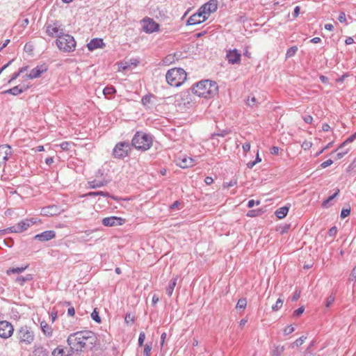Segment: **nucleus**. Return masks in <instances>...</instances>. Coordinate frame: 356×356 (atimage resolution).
<instances>
[{
	"label": "nucleus",
	"instance_id": "1",
	"mask_svg": "<svg viewBox=\"0 0 356 356\" xmlns=\"http://www.w3.org/2000/svg\"><path fill=\"white\" fill-rule=\"evenodd\" d=\"M67 343L73 351H81L83 348H91L95 343V333L83 330L71 334L67 338Z\"/></svg>",
	"mask_w": 356,
	"mask_h": 356
},
{
	"label": "nucleus",
	"instance_id": "2",
	"mask_svg": "<svg viewBox=\"0 0 356 356\" xmlns=\"http://www.w3.org/2000/svg\"><path fill=\"white\" fill-rule=\"evenodd\" d=\"M218 86L214 81L204 80L197 83L192 88L193 94L200 97L209 99L218 92Z\"/></svg>",
	"mask_w": 356,
	"mask_h": 356
},
{
	"label": "nucleus",
	"instance_id": "3",
	"mask_svg": "<svg viewBox=\"0 0 356 356\" xmlns=\"http://www.w3.org/2000/svg\"><path fill=\"white\" fill-rule=\"evenodd\" d=\"M186 72L182 68L169 70L165 75L166 81L171 86L179 87L186 79Z\"/></svg>",
	"mask_w": 356,
	"mask_h": 356
},
{
	"label": "nucleus",
	"instance_id": "4",
	"mask_svg": "<svg viewBox=\"0 0 356 356\" xmlns=\"http://www.w3.org/2000/svg\"><path fill=\"white\" fill-rule=\"evenodd\" d=\"M131 145L136 149L145 151L152 145V138L149 134L137 131L132 138Z\"/></svg>",
	"mask_w": 356,
	"mask_h": 356
},
{
	"label": "nucleus",
	"instance_id": "5",
	"mask_svg": "<svg viewBox=\"0 0 356 356\" xmlns=\"http://www.w3.org/2000/svg\"><path fill=\"white\" fill-rule=\"evenodd\" d=\"M56 44L59 49L65 52H70L75 49L76 42L72 35L63 33L56 40Z\"/></svg>",
	"mask_w": 356,
	"mask_h": 356
},
{
	"label": "nucleus",
	"instance_id": "6",
	"mask_svg": "<svg viewBox=\"0 0 356 356\" xmlns=\"http://www.w3.org/2000/svg\"><path fill=\"white\" fill-rule=\"evenodd\" d=\"M174 104L180 109L189 108L192 103V98L188 90L183 91L174 96Z\"/></svg>",
	"mask_w": 356,
	"mask_h": 356
},
{
	"label": "nucleus",
	"instance_id": "7",
	"mask_svg": "<svg viewBox=\"0 0 356 356\" xmlns=\"http://www.w3.org/2000/svg\"><path fill=\"white\" fill-rule=\"evenodd\" d=\"M131 151L129 142H120L115 145L113 150V155L116 159H122L128 156Z\"/></svg>",
	"mask_w": 356,
	"mask_h": 356
},
{
	"label": "nucleus",
	"instance_id": "8",
	"mask_svg": "<svg viewBox=\"0 0 356 356\" xmlns=\"http://www.w3.org/2000/svg\"><path fill=\"white\" fill-rule=\"evenodd\" d=\"M6 274L11 281L22 285V267L10 268L6 270Z\"/></svg>",
	"mask_w": 356,
	"mask_h": 356
},
{
	"label": "nucleus",
	"instance_id": "9",
	"mask_svg": "<svg viewBox=\"0 0 356 356\" xmlns=\"http://www.w3.org/2000/svg\"><path fill=\"white\" fill-rule=\"evenodd\" d=\"M47 33L51 37H60L64 33V30L61 25L55 22L47 26Z\"/></svg>",
	"mask_w": 356,
	"mask_h": 356
},
{
	"label": "nucleus",
	"instance_id": "10",
	"mask_svg": "<svg viewBox=\"0 0 356 356\" xmlns=\"http://www.w3.org/2000/svg\"><path fill=\"white\" fill-rule=\"evenodd\" d=\"M143 31L147 33H152L153 32L159 31V24L156 23L154 19L151 18L144 19L143 20Z\"/></svg>",
	"mask_w": 356,
	"mask_h": 356
},
{
	"label": "nucleus",
	"instance_id": "11",
	"mask_svg": "<svg viewBox=\"0 0 356 356\" xmlns=\"http://www.w3.org/2000/svg\"><path fill=\"white\" fill-rule=\"evenodd\" d=\"M217 0H210L209 2L202 6L199 9L204 15L209 17L211 13H214L217 10Z\"/></svg>",
	"mask_w": 356,
	"mask_h": 356
},
{
	"label": "nucleus",
	"instance_id": "12",
	"mask_svg": "<svg viewBox=\"0 0 356 356\" xmlns=\"http://www.w3.org/2000/svg\"><path fill=\"white\" fill-rule=\"evenodd\" d=\"M208 16L204 15L200 9L197 13L191 15L187 20V25H195L200 24L207 19Z\"/></svg>",
	"mask_w": 356,
	"mask_h": 356
},
{
	"label": "nucleus",
	"instance_id": "13",
	"mask_svg": "<svg viewBox=\"0 0 356 356\" xmlns=\"http://www.w3.org/2000/svg\"><path fill=\"white\" fill-rule=\"evenodd\" d=\"M13 332L12 325L7 321H0V337L8 338L11 336Z\"/></svg>",
	"mask_w": 356,
	"mask_h": 356
},
{
	"label": "nucleus",
	"instance_id": "14",
	"mask_svg": "<svg viewBox=\"0 0 356 356\" xmlns=\"http://www.w3.org/2000/svg\"><path fill=\"white\" fill-rule=\"evenodd\" d=\"M241 53L236 49L232 50L230 49L227 51L226 58L229 63L232 65L239 64L241 61Z\"/></svg>",
	"mask_w": 356,
	"mask_h": 356
},
{
	"label": "nucleus",
	"instance_id": "15",
	"mask_svg": "<svg viewBox=\"0 0 356 356\" xmlns=\"http://www.w3.org/2000/svg\"><path fill=\"white\" fill-rule=\"evenodd\" d=\"M125 220L116 216H111L104 218L102 220V224L106 227H114L117 225H122Z\"/></svg>",
	"mask_w": 356,
	"mask_h": 356
},
{
	"label": "nucleus",
	"instance_id": "16",
	"mask_svg": "<svg viewBox=\"0 0 356 356\" xmlns=\"http://www.w3.org/2000/svg\"><path fill=\"white\" fill-rule=\"evenodd\" d=\"M11 147L8 145H0V168L5 165L6 161L8 159V155L11 153Z\"/></svg>",
	"mask_w": 356,
	"mask_h": 356
},
{
	"label": "nucleus",
	"instance_id": "17",
	"mask_svg": "<svg viewBox=\"0 0 356 356\" xmlns=\"http://www.w3.org/2000/svg\"><path fill=\"white\" fill-rule=\"evenodd\" d=\"M56 236V233L54 231L49 230L43 232L41 234H37L35 238L41 241H47L54 238Z\"/></svg>",
	"mask_w": 356,
	"mask_h": 356
},
{
	"label": "nucleus",
	"instance_id": "18",
	"mask_svg": "<svg viewBox=\"0 0 356 356\" xmlns=\"http://www.w3.org/2000/svg\"><path fill=\"white\" fill-rule=\"evenodd\" d=\"M47 70V68L43 65L37 66L31 70L29 74H26V76L29 79H35L40 76L41 74Z\"/></svg>",
	"mask_w": 356,
	"mask_h": 356
},
{
	"label": "nucleus",
	"instance_id": "19",
	"mask_svg": "<svg viewBox=\"0 0 356 356\" xmlns=\"http://www.w3.org/2000/svg\"><path fill=\"white\" fill-rule=\"evenodd\" d=\"M103 40L101 38H94L88 43L87 47L90 51H92L97 48H102L104 46Z\"/></svg>",
	"mask_w": 356,
	"mask_h": 356
},
{
	"label": "nucleus",
	"instance_id": "20",
	"mask_svg": "<svg viewBox=\"0 0 356 356\" xmlns=\"http://www.w3.org/2000/svg\"><path fill=\"white\" fill-rule=\"evenodd\" d=\"M177 165L182 168H189L194 165V160L191 157H184L179 159Z\"/></svg>",
	"mask_w": 356,
	"mask_h": 356
},
{
	"label": "nucleus",
	"instance_id": "21",
	"mask_svg": "<svg viewBox=\"0 0 356 356\" xmlns=\"http://www.w3.org/2000/svg\"><path fill=\"white\" fill-rule=\"evenodd\" d=\"M22 232V221L19 222L16 227H11L6 229H0V236H3L8 232Z\"/></svg>",
	"mask_w": 356,
	"mask_h": 356
},
{
	"label": "nucleus",
	"instance_id": "22",
	"mask_svg": "<svg viewBox=\"0 0 356 356\" xmlns=\"http://www.w3.org/2000/svg\"><path fill=\"white\" fill-rule=\"evenodd\" d=\"M40 327L44 333V334L47 337H51L53 334V329L50 325L47 324V323L44 321H42L40 323Z\"/></svg>",
	"mask_w": 356,
	"mask_h": 356
},
{
	"label": "nucleus",
	"instance_id": "23",
	"mask_svg": "<svg viewBox=\"0 0 356 356\" xmlns=\"http://www.w3.org/2000/svg\"><path fill=\"white\" fill-rule=\"evenodd\" d=\"M177 279H178V277L176 276L175 277H173L169 282V284L168 286V287L166 288V293L168 294V296H171L172 293H173V291H174V289L175 287L177 285Z\"/></svg>",
	"mask_w": 356,
	"mask_h": 356
},
{
	"label": "nucleus",
	"instance_id": "24",
	"mask_svg": "<svg viewBox=\"0 0 356 356\" xmlns=\"http://www.w3.org/2000/svg\"><path fill=\"white\" fill-rule=\"evenodd\" d=\"M48 352L42 346H35L33 356H47Z\"/></svg>",
	"mask_w": 356,
	"mask_h": 356
},
{
	"label": "nucleus",
	"instance_id": "25",
	"mask_svg": "<svg viewBox=\"0 0 356 356\" xmlns=\"http://www.w3.org/2000/svg\"><path fill=\"white\" fill-rule=\"evenodd\" d=\"M288 212H289V207L286 206H284V207H280L278 209H277L275 211V216L279 219H282L287 215Z\"/></svg>",
	"mask_w": 356,
	"mask_h": 356
},
{
	"label": "nucleus",
	"instance_id": "26",
	"mask_svg": "<svg viewBox=\"0 0 356 356\" xmlns=\"http://www.w3.org/2000/svg\"><path fill=\"white\" fill-rule=\"evenodd\" d=\"M58 211V209L56 206H50L42 209V212L45 216H54L56 215Z\"/></svg>",
	"mask_w": 356,
	"mask_h": 356
},
{
	"label": "nucleus",
	"instance_id": "27",
	"mask_svg": "<svg viewBox=\"0 0 356 356\" xmlns=\"http://www.w3.org/2000/svg\"><path fill=\"white\" fill-rule=\"evenodd\" d=\"M34 340V334L32 331L26 330L24 333V342L26 343H31Z\"/></svg>",
	"mask_w": 356,
	"mask_h": 356
},
{
	"label": "nucleus",
	"instance_id": "28",
	"mask_svg": "<svg viewBox=\"0 0 356 356\" xmlns=\"http://www.w3.org/2000/svg\"><path fill=\"white\" fill-rule=\"evenodd\" d=\"M284 350V346H275L273 350L270 351L271 356H280Z\"/></svg>",
	"mask_w": 356,
	"mask_h": 356
},
{
	"label": "nucleus",
	"instance_id": "29",
	"mask_svg": "<svg viewBox=\"0 0 356 356\" xmlns=\"http://www.w3.org/2000/svg\"><path fill=\"white\" fill-rule=\"evenodd\" d=\"M339 189H337L335 193L330 195L327 199L325 200L322 203V207L324 208H327L330 206V202L333 200L339 193Z\"/></svg>",
	"mask_w": 356,
	"mask_h": 356
},
{
	"label": "nucleus",
	"instance_id": "30",
	"mask_svg": "<svg viewBox=\"0 0 356 356\" xmlns=\"http://www.w3.org/2000/svg\"><path fill=\"white\" fill-rule=\"evenodd\" d=\"M356 139V132L349 136L343 143H342L340 146L339 147L338 149H343L346 145H348L349 143H351Z\"/></svg>",
	"mask_w": 356,
	"mask_h": 356
},
{
	"label": "nucleus",
	"instance_id": "31",
	"mask_svg": "<svg viewBox=\"0 0 356 356\" xmlns=\"http://www.w3.org/2000/svg\"><path fill=\"white\" fill-rule=\"evenodd\" d=\"M106 183L102 181H92L88 182V188H100L104 186Z\"/></svg>",
	"mask_w": 356,
	"mask_h": 356
},
{
	"label": "nucleus",
	"instance_id": "32",
	"mask_svg": "<svg viewBox=\"0 0 356 356\" xmlns=\"http://www.w3.org/2000/svg\"><path fill=\"white\" fill-rule=\"evenodd\" d=\"M22 92V88H19V86H15L13 88H10L8 90L5 91V93H10L13 95H17Z\"/></svg>",
	"mask_w": 356,
	"mask_h": 356
},
{
	"label": "nucleus",
	"instance_id": "33",
	"mask_svg": "<svg viewBox=\"0 0 356 356\" xmlns=\"http://www.w3.org/2000/svg\"><path fill=\"white\" fill-rule=\"evenodd\" d=\"M297 51H298L297 46H293V47L289 48L286 53V58H291V57L293 56L296 54V53L297 52Z\"/></svg>",
	"mask_w": 356,
	"mask_h": 356
},
{
	"label": "nucleus",
	"instance_id": "34",
	"mask_svg": "<svg viewBox=\"0 0 356 356\" xmlns=\"http://www.w3.org/2000/svg\"><path fill=\"white\" fill-rule=\"evenodd\" d=\"M37 222V218H27L25 220H24V230L26 229L27 227H30L31 225L35 224Z\"/></svg>",
	"mask_w": 356,
	"mask_h": 356
},
{
	"label": "nucleus",
	"instance_id": "35",
	"mask_svg": "<svg viewBox=\"0 0 356 356\" xmlns=\"http://www.w3.org/2000/svg\"><path fill=\"white\" fill-rule=\"evenodd\" d=\"M105 96L111 95L115 92V89L113 86H107L103 90Z\"/></svg>",
	"mask_w": 356,
	"mask_h": 356
},
{
	"label": "nucleus",
	"instance_id": "36",
	"mask_svg": "<svg viewBox=\"0 0 356 356\" xmlns=\"http://www.w3.org/2000/svg\"><path fill=\"white\" fill-rule=\"evenodd\" d=\"M283 305V300L281 298H278L276 301L275 304L272 306V309L275 312L279 310Z\"/></svg>",
	"mask_w": 356,
	"mask_h": 356
},
{
	"label": "nucleus",
	"instance_id": "37",
	"mask_svg": "<svg viewBox=\"0 0 356 356\" xmlns=\"http://www.w3.org/2000/svg\"><path fill=\"white\" fill-rule=\"evenodd\" d=\"M306 339V337L302 336L301 337L296 339L292 344L291 348H294V346H301L305 340Z\"/></svg>",
	"mask_w": 356,
	"mask_h": 356
},
{
	"label": "nucleus",
	"instance_id": "38",
	"mask_svg": "<svg viewBox=\"0 0 356 356\" xmlns=\"http://www.w3.org/2000/svg\"><path fill=\"white\" fill-rule=\"evenodd\" d=\"M246 103L248 106L253 107L257 105V99L255 98V97H249L247 99Z\"/></svg>",
	"mask_w": 356,
	"mask_h": 356
},
{
	"label": "nucleus",
	"instance_id": "39",
	"mask_svg": "<svg viewBox=\"0 0 356 356\" xmlns=\"http://www.w3.org/2000/svg\"><path fill=\"white\" fill-rule=\"evenodd\" d=\"M247 305V301L244 298L239 299L237 304H236V308L237 309H244Z\"/></svg>",
	"mask_w": 356,
	"mask_h": 356
},
{
	"label": "nucleus",
	"instance_id": "40",
	"mask_svg": "<svg viewBox=\"0 0 356 356\" xmlns=\"http://www.w3.org/2000/svg\"><path fill=\"white\" fill-rule=\"evenodd\" d=\"M91 318L97 323L101 322V318L99 316V312L97 311V309H95L91 313Z\"/></svg>",
	"mask_w": 356,
	"mask_h": 356
},
{
	"label": "nucleus",
	"instance_id": "41",
	"mask_svg": "<svg viewBox=\"0 0 356 356\" xmlns=\"http://www.w3.org/2000/svg\"><path fill=\"white\" fill-rule=\"evenodd\" d=\"M302 356H321L319 354L316 353H314L310 350V347H308L303 353Z\"/></svg>",
	"mask_w": 356,
	"mask_h": 356
},
{
	"label": "nucleus",
	"instance_id": "42",
	"mask_svg": "<svg viewBox=\"0 0 356 356\" xmlns=\"http://www.w3.org/2000/svg\"><path fill=\"white\" fill-rule=\"evenodd\" d=\"M24 50L31 54L33 50V45L31 42H27L24 47Z\"/></svg>",
	"mask_w": 356,
	"mask_h": 356
},
{
	"label": "nucleus",
	"instance_id": "43",
	"mask_svg": "<svg viewBox=\"0 0 356 356\" xmlns=\"http://www.w3.org/2000/svg\"><path fill=\"white\" fill-rule=\"evenodd\" d=\"M334 299V296L333 295H330L326 300L325 307H330L333 304Z\"/></svg>",
	"mask_w": 356,
	"mask_h": 356
},
{
	"label": "nucleus",
	"instance_id": "44",
	"mask_svg": "<svg viewBox=\"0 0 356 356\" xmlns=\"http://www.w3.org/2000/svg\"><path fill=\"white\" fill-rule=\"evenodd\" d=\"M260 213H261L260 210H250L247 213V216L249 217H255V216H258L259 215H260Z\"/></svg>",
	"mask_w": 356,
	"mask_h": 356
},
{
	"label": "nucleus",
	"instance_id": "45",
	"mask_svg": "<svg viewBox=\"0 0 356 356\" xmlns=\"http://www.w3.org/2000/svg\"><path fill=\"white\" fill-rule=\"evenodd\" d=\"M22 73V67H20L17 72H15L8 83H11L13 80L16 79Z\"/></svg>",
	"mask_w": 356,
	"mask_h": 356
},
{
	"label": "nucleus",
	"instance_id": "46",
	"mask_svg": "<svg viewBox=\"0 0 356 356\" xmlns=\"http://www.w3.org/2000/svg\"><path fill=\"white\" fill-rule=\"evenodd\" d=\"M304 311H305V307L303 306H302L293 312V316L298 317V316H300L304 312Z\"/></svg>",
	"mask_w": 356,
	"mask_h": 356
},
{
	"label": "nucleus",
	"instance_id": "47",
	"mask_svg": "<svg viewBox=\"0 0 356 356\" xmlns=\"http://www.w3.org/2000/svg\"><path fill=\"white\" fill-rule=\"evenodd\" d=\"M350 213V209H343L341 211V218H345L346 217L348 216Z\"/></svg>",
	"mask_w": 356,
	"mask_h": 356
},
{
	"label": "nucleus",
	"instance_id": "48",
	"mask_svg": "<svg viewBox=\"0 0 356 356\" xmlns=\"http://www.w3.org/2000/svg\"><path fill=\"white\" fill-rule=\"evenodd\" d=\"M349 152V149H346L340 152H338L336 155V159L339 160L343 157L345 154H346Z\"/></svg>",
	"mask_w": 356,
	"mask_h": 356
},
{
	"label": "nucleus",
	"instance_id": "49",
	"mask_svg": "<svg viewBox=\"0 0 356 356\" xmlns=\"http://www.w3.org/2000/svg\"><path fill=\"white\" fill-rule=\"evenodd\" d=\"M293 331H294V327L292 325H289L284 330V334L285 335H289V334H291Z\"/></svg>",
	"mask_w": 356,
	"mask_h": 356
},
{
	"label": "nucleus",
	"instance_id": "50",
	"mask_svg": "<svg viewBox=\"0 0 356 356\" xmlns=\"http://www.w3.org/2000/svg\"><path fill=\"white\" fill-rule=\"evenodd\" d=\"M338 20L341 22V23H345L346 22V14L344 12H341L339 17H338Z\"/></svg>",
	"mask_w": 356,
	"mask_h": 356
},
{
	"label": "nucleus",
	"instance_id": "51",
	"mask_svg": "<svg viewBox=\"0 0 356 356\" xmlns=\"http://www.w3.org/2000/svg\"><path fill=\"white\" fill-rule=\"evenodd\" d=\"M237 184V181L236 179L231 180L229 182L224 183L223 186L225 188H229L232 186H235Z\"/></svg>",
	"mask_w": 356,
	"mask_h": 356
},
{
	"label": "nucleus",
	"instance_id": "52",
	"mask_svg": "<svg viewBox=\"0 0 356 356\" xmlns=\"http://www.w3.org/2000/svg\"><path fill=\"white\" fill-rule=\"evenodd\" d=\"M337 233V228L334 226V227H332L329 231H328V234L330 236H334Z\"/></svg>",
	"mask_w": 356,
	"mask_h": 356
},
{
	"label": "nucleus",
	"instance_id": "53",
	"mask_svg": "<svg viewBox=\"0 0 356 356\" xmlns=\"http://www.w3.org/2000/svg\"><path fill=\"white\" fill-rule=\"evenodd\" d=\"M145 339V334L144 332H140L138 337V345L142 346Z\"/></svg>",
	"mask_w": 356,
	"mask_h": 356
},
{
	"label": "nucleus",
	"instance_id": "54",
	"mask_svg": "<svg viewBox=\"0 0 356 356\" xmlns=\"http://www.w3.org/2000/svg\"><path fill=\"white\" fill-rule=\"evenodd\" d=\"M151 350H152L151 346H149L148 344H146L145 346V348H144V351H143L144 355L145 356H149V353H150Z\"/></svg>",
	"mask_w": 356,
	"mask_h": 356
},
{
	"label": "nucleus",
	"instance_id": "55",
	"mask_svg": "<svg viewBox=\"0 0 356 356\" xmlns=\"http://www.w3.org/2000/svg\"><path fill=\"white\" fill-rule=\"evenodd\" d=\"M333 163V161L331 160V159H328L324 162H323L321 164V166L323 168H325L330 165H331Z\"/></svg>",
	"mask_w": 356,
	"mask_h": 356
},
{
	"label": "nucleus",
	"instance_id": "56",
	"mask_svg": "<svg viewBox=\"0 0 356 356\" xmlns=\"http://www.w3.org/2000/svg\"><path fill=\"white\" fill-rule=\"evenodd\" d=\"M350 281H356V266L353 269L349 278Z\"/></svg>",
	"mask_w": 356,
	"mask_h": 356
},
{
	"label": "nucleus",
	"instance_id": "57",
	"mask_svg": "<svg viewBox=\"0 0 356 356\" xmlns=\"http://www.w3.org/2000/svg\"><path fill=\"white\" fill-rule=\"evenodd\" d=\"M260 204L259 201H254V200H250L248 202V207L249 208L253 207L254 205H259Z\"/></svg>",
	"mask_w": 356,
	"mask_h": 356
},
{
	"label": "nucleus",
	"instance_id": "58",
	"mask_svg": "<svg viewBox=\"0 0 356 356\" xmlns=\"http://www.w3.org/2000/svg\"><path fill=\"white\" fill-rule=\"evenodd\" d=\"M70 146V143H68V142H63L60 145V147L63 150H68L69 149V147Z\"/></svg>",
	"mask_w": 356,
	"mask_h": 356
},
{
	"label": "nucleus",
	"instance_id": "59",
	"mask_svg": "<svg viewBox=\"0 0 356 356\" xmlns=\"http://www.w3.org/2000/svg\"><path fill=\"white\" fill-rule=\"evenodd\" d=\"M300 296V291L299 290H296V291L294 292V294L292 297V301H296L299 299Z\"/></svg>",
	"mask_w": 356,
	"mask_h": 356
},
{
	"label": "nucleus",
	"instance_id": "60",
	"mask_svg": "<svg viewBox=\"0 0 356 356\" xmlns=\"http://www.w3.org/2000/svg\"><path fill=\"white\" fill-rule=\"evenodd\" d=\"M3 243L8 247H12L13 245V240L11 238H7L4 239Z\"/></svg>",
	"mask_w": 356,
	"mask_h": 356
},
{
	"label": "nucleus",
	"instance_id": "61",
	"mask_svg": "<svg viewBox=\"0 0 356 356\" xmlns=\"http://www.w3.org/2000/svg\"><path fill=\"white\" fill-rule=\"evenodd\" d=\"M312 143L309 141H305L302 145V147L304 149H309V148L312 147Z\"/></svg>",
	"mask_w": 356,
	"mask_h": 356
},
{
	"label": "nucleus",
	"instance_id": "62",
	"mask_svg": "<svg viewBox=\"0 0 356 356\" xmlns=\"http://www.w3.org/2000/svg\"><path fill=\"white\" fill-rule=\"evenodd\" d=\"M124 320H125V322L127 323L129 321L134 322V317L132 315H131V314H126Z\"/></svg>",
	"mask_w": 356,
	"mask_h": 356
},
{
	"label": "nucleus",
	"instance_id": "63",
	"mask_svg": "<svg viewBox=\"0 0 356 356\" xmlns=\"http://www.w3.org/2000/svg\"><path fill=\"white\" fill-rule=\"evenodd\" d=\"M242 147H243V149L244 152H248L250 149V143H246L243 145Z\"/></svg>",
	"mask_w": 356,
	"mask_h": 356
},
{
	"label": "nucleus",
	"instance_id": "64",
	"mask_svg": "<svg viewBox=\"0 0 356 356\" xmlns=\"http://www.w3.org/2000/svg\"><path fill=\"white\" fill-rule=\"evenodd\" d=\"M303 120L306 123L310 124L313 120V118L311 115H306L303 118Z\"/></svg>",
	"mask_w": 356,
	"mask_h": 356
}]
</instances>
